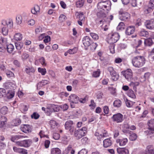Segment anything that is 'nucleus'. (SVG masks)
<instances>
[{
  "label": "nucleus",
  "mask_w": 154,
  "mask_h": 154,
  "mask_svg": "<svg viewBox=\"0 0 154 154\" xmlns=\"http://www.w3.org/2000/svg\"><path fill=\"white\" fill-rule=\"evenodd\" d=\"M5 48L6 51L7 50L8 52L10 53H11L14 49V46L11 44L7 45L6 46H5Z\"/></svg>",
  "instance_id": "nucleus-25"
},
{
  "label": "nucleus",
  "mask_w": 154,
  "mask_h": 154,
  "mask_svg": "<svg viewBox=\"0 0 154 154\" xmlns=\"http://www.w3.org/2000/svg\"><path fill=\"white\" fill-rule=\"evenodd\" d=\"M14 38L17 41H20L22 39V35L20 33H16L14 35Z\"/></svg>",
  "instance_id": "nucleus-41"
},
{
  "label": "nucleus",
  "mask_w": 154,
  "mask_h": 154,
  "mask_svg": "<svg viewBox=\"0 0 154 154\" xmlns=\"http://www.w3.org/2000/svg\"><path fill=\"white\" fill-rule=\"evenodd\" d=\"M61 150L58 148H53L51 149V154H60L61 153Z\"/></svg>",
  "instance_id": "nucleus-29"
},
{
  "label": "nucleus",
  "mask_w": 154,
  "mask_h": 154,
  "mask_svg": "<svg viewBox=\"0 0 154 154\" xmlns=\"http://www.w3.org/2000/svg\"><path fill=\"white\" fill-rule=\"evenodd\" d=\"M103 112L106 114H107L109 113V109L107 106H104L103 108Z\"/></svg>",
  "instance_id": "nucleus-62"
},
{
  "label": "nucleus",
  "mask_w": 154,
  "mask_h": 154,
  "mask_svg": "<svg viewBox=\"0 0 154 154\" xmlns=\"http://www.w3.org/2000/svg\"><path fill=\"white\" fill-rule=\"evenodd\" d=\"M21 130L26 133H30L32 131L31 126L29 125H23L20 128Z\"/></svg>",
  "instance_id": "nucleus-13"
},
{
  "label": "nucleus",
  "mask_w": 154,
  "mask_h": 154,
  "mask_svg": "<svg viewBox=\"0 0 154 154\" xmlns=\"http://www.w3.org/2000/svg\"><path fill=\"white\" fill-rule=\"evenodd\" d=\"M111 2L109 1H101L98 3L97 7L98 9H102L104 11H109L111 9Z\"/></svg>",
  "instance_id": "nucleus-2"
},
{
  "label": "nucleus",
  "mask_w": 154,
  "mask_h": 154,
  "mask_svg": "<svg viewBox=\"0 0 154 154\" xmlns=\"http://www.w3.org/2000/svg\"><path fill=\"white\" fill-rule=\"evenodd\" d=\"M145 154H154V147L152 145H149L146 146L145 150Z\"/></svg>",
  "instance_id": "nucleus-16"
},
{
  "label": "nucleus",
  "mask_w": 154,
  "mask_h": 154,
  "mask_svg": "<svg viewBox=\"0 0 154 154\" xmlns=\"http://www.w3.org/2000/svg\"><path fill=\"white\" fill-rule=\"evenodd\" d=\"M145 62L146 59L143 56H138L134 57L132 60L133 65L138 68L142 66L145 64Z\"/></svg>",
  "instance_id": "nucleus-1"
},
{
  "label": "nucleus",
  "mask_w": 154,
  "mask_h": 154,
  "mask_svg": "<svg viewBox=\"0 0 154 154\" xmlns=\"http://www.w3.org/2000/svg\"><path fill=\"white\" fill-rule=\"evenodd\" d=\"M100 73V70L98 69L97 70L93 72L92 76L94 77L97 78L99 76Z\"/></svg>",
  "instance_id": "nucleus-45"
},
{
  "label": "nucleus",
  "mask_w": 154,
  "mask_h": 154,
  "mask_svg": "<svg viewBox=\"0 0 154 154\" xmlns=\"http://www.w3.org/2000/svg\"><path fill=\"white\" fill-rule=\"evenodd\" d=\"M2 24L4 25H6L10 29L13 26V21L11 19H9L7 21L3 20L2 21Z\"/></svg>",
  "instance_id": "nucleus-18"
},
{
  "label": "nucleus",
  "mask_w": 154,
  "mask_h": 154,
  "mask_svg": "<svg viewBox=\"0 0 154 154\" xmlns=\"http://www.w3.org/2000/svg\"><path fill=\"white\" fill-rule=\"evenodd\" d=\"M154 9V0H150L148 8L145 9L144 11L146 14H148L151 12Z\"/></svg>",
  "instance_id": "nucleus-11"
},
{
  "label": "nucleus",
  "mask_w": 154,
  "mask_h": 154,
  "mask_svg": "<svg viewBox=\"0 0 154 154\" xmlns=\"http://www.w3.org/2000/svg\"><path fill=\"white\" fill-rule=\"evenodd\" d=\"M73 121L70 120L67 121L65 124V129L69 130L71 134H72L75 130L74 127L73 126Z\"/></svg>",
  "instance_id": "nucleus-8"
},
{
  "label": "nucleus",
  "mask_w": 154,
  "mask_h": 154,
  "mask_svg": "<svg viewBox=\"0 0 154 154\" xmlns=\"http://www.w3.org/2000/svg\"><path fill=\"white\" fill-rule=\"evenodd\" d=\"M84 5V2L82 0L78 1L76 2V5L77 7L80 8L83 6Z\"/></svg>",
  "instance_id": "nucleus-47"
},
{
  "label": "nucleus",
  "mask_w": 154,
  "mask_h": 154,
  "mask_svg": "<svg viewBox=\"0 0 154 154\" xmlns=\"http://www.w3.org/2000/svg\"><path fill=\"white\" fill-rule=\"evenodd\" d=\"M125 24L123 22H120L117 27V31H122L124 29Z\"/></svg>",
  "instance_id": "nucleus-30"
},
{
  "label": "nucleus",
  "mask_w": 154,
  "mask_h": 154,
  "mask_svg": "<svg viewBox=\"0 0 154 154\" xmlns=\"http://www.w3.org/2000/svg\"><path fill=\"white\" fill-rule=\"evenodd\" d=\"M97 46V45L96 43L93 42V43L91 44L89 46H90L91 50L93 51L95 50Z\"/></svg>",
  "instance_id": "nucleus-49"
},
{
  "label": "nucleus",
  "mask_w": 154,
  "mask_h": 154,
  "mask_svg": "<svg viewBox=\"0 0 154 154\" xmlns=\"http://www.w3.org/2000/svg\"><path fill=\"white\" fill-rule=\"evenodd\" d=\"M127 95L130 97L132 98H135L136 96L134 91L131 89H129L128 93Z\"/></svg>",
  "instance_id": "nucleus-28"
},
{
  "label": "nucleus",
  "mask_w": 154,
  "mask_h": 154,
  "mask_svg": "<svg viewBox=\"0 0 154 154\" xmlns=\"http://www.w3.org/2000/svg\"><path fill=\"white\" fill-rule=\"evenodd\" d=\"M153 41L151 38H149L144 40V44L146 46H151L153 44Z\"/></svg>",
  "instance_id": "nucleus-24"
},
{
  "label": "nucleus",
  "mask_w": 154,
  "mask_h": 154,
  "mask_svg": "<svg viewBox=\"0 0 154 154\" xmlns=\"http://www.w3.org/2000/svg\"><path fill=\"white\" fill-rule=\"evenodd\" d=\"M15 44L16 49L18 50H20L23 46V44L19 42H15Z\"/></svg>",
  "instance_id": "nucleus-38"
},
{
  "label": "nucleus",
  "mask_w": 154,
  "mask_h": 154,
  "mask_svg": "<svg viewBox=\"0 0 154 154\" xmlns=\"http://www.w3.org/2000/svg\"><path fill=\"white\" fill-rule=\"evenodd\" d=\"M135 31L134 26H130L127 27L125 31V33L127 35H130L133 34Z\"/></svg>",
  "instance_id": "nucleus-14"
},
{
  "label": "nucleus",
  "mask_w": 154,
  "mask_h": 154,
  "mask_svg": "<svg viewBox=\"0 0 154 154\" xmlns=\"http://www.w3.org/2000/svg\"><path fill=\"white\" fill-rule=\"evenodd\" d=\"M77 17L79 18V20L84 21L85 17L84 15L83 12H79L78 15L77 16Z\"/></svg>",
  "instance_id": "nucleus-42"
},
{
  "label": "nucleus",
  "mask_w": 154,
  "mask_h": 154,
  "mask_svg": "<svg viewBox=\"0 0 154 154\" xmlns=\"http://www.w3.org/2000/svg\"><path fill=\"white\" fill-rule=\"evenodd\" d=\"M102 132L103 134H102V135L103 137H106L109 136V134L107 132V131L104 129H103L102 130Z\"/></svg>",
  "instance_id": "nucleus-59"
},
{
  "label": "nucleus",
  "mask_w": 154,
  "mask_h": 154,
  "mask_svg": "<svg viewBox=\"0 0 154 154\" xmlns=\"http://www.w3.org/2000/svg\"><path fill=\"white\" fill-rule=\"evenodd\" d=\"M93 42L91 38L88 36H85L83 38L82 42L85 46V50H88V47L93 43Z\"/></svg>",
  "instance_id": "nucleus-7"
},
{
  "label": "nucleus",
  "mask_w": 154,
  "mask_h": 154,
  "mask_svg": "<svg viewBox=\"0 0 154 154\" xmlns=\"http://www.w3.org/2000/svg\"><path fill=\"white\" fill-rule=\"evenodd\" d=\"M5 119V121H2L0 122V128H2L4 127V126L6 124V120L7 119V118L5 117H3Z\"/></svg>",
  "instance_id": "nucleus-61"
},
{
  "label": "nucleus",
  "mask_w": 154,
  "mask_h": 154,
  "mask_svg": "<svg viewBox=\"0 0 154 154\" xmlns=\"http://www.w3.org/2000/svg\"><path fill=\"white\" fill-rule=\"evenodd\" d=\"M112 45L110 46L109 47V50L110 51V52L112 54H113L115 53V45L113 44H112Z\"/></svg>",
  "instance_id": "nucleus-56"
},
{
  "label": "nucleus",
  "mask_w": 154,
  "mask_h": 154,
  "mask_svg": "<svg viewBox=\"0 0 154 154\" xmlns=\"http://www.w3.org/2000/svg\"><path fill=\"white\" fill-rule=\"evenodd\" d=\"M116 143H119L120 146H123L126 145L128 142V140L126 138L118 139L116 141Z\"/></svg>",
  "instance_id": "nucleus-20"
},
{
  "label": "nucleus",
  "mask_w": 154,
  "mask_h": 154,
  "mask_svg": "<svg viewBox=\"0 0 154 154\" xmlns=\"http://www.w3.org/2000/svg\"><path fill=\"white\" fill-rule=\"evenodd\" d=\"M8 108L6 106H4L0 109V112L3 115L7 114Z\"/></svg>",
  "instance_id": "nucleus-36"
},
{
  "label": "nucleus",
  "mask_w": 154,
  "mask_h": 154,
  "mask_svg": "<svg viewBox=\"0 0 154 154\" xmlns=\"http://www.w3.org/2000/svg\"><path fill=\"white\" fill-rule=\"evenodd\" d=\"M119 18L122 21H128L130 18V15L128 13L121 10L119 12Z\"/></svg>",
  "instance_id": "nucleus-9"
},
{
  "label": "nucleus",
  "mask_w": 154,
  "mask_h": 154,
  "mask_svg": "<svg viewBox=\"0 0 154 154\" xmlns=\"http://www.w3.org/2000/svg\"><path fill=\"white\" fill-rule=\"evenodd\" d=\"M14 91H9L8 92L7 97L9 99H11L14 97Z\"/></svg>",
  "instance_id": "nucleus-43"
},
{
  "label": "nucleus",
  "mask_w": 154,
  "mask_h": 154,
  "mask_svg": "<svg viewBox=\"0 0 154 154\" xmlns=\"http://www.w3.org/2000/svg\"><path fill=\"white\" fill-rule=\"evenodd\" d=\"M39 61L41 64L43 65H46V63H45V59L43 57H42L40 58Z\"/></svg>",
  "instance_id": "nucleus-60"
},
{
  "label": "nucleus",
  "mask_w": 154,
  "mask_h": 154,
  "mask_svg": "<svg viewBox=\"0 0 154 154\" xmlns=\"http://www.w3.org/2000/svg\"><path fill=\"white\" fill-rule=\"evenodd\" d=\"M6 95V91L5 89L0 88V98L5 96Z\"/></svg>",
  "instance_id": "nucleus-44"
},
{
  "label": "nucleus",
  "mask_w": 154,
  "mask_h": 154,
  "mask_svg": "<svg viewBox=\"0 0 154 154\" xmlns=\"http://www.w3.org/2000/svg\"><path fill=\"white\" fill-rule=\"evenodd\" d=\"M27 136H24V135H17L12 136L11 138V140L14 142L15 140H18V139L22 138H27Z\"/></svg>",
  "instance_id": "nucleus-22"
},
{
  "label": "nucleus",
  "mask_w": 154,
  "mask_h": 154,
  "mask_svg": "<svg viewBox=\"0 0 154 154\" xmlns=\"http://www.w3.org/2000/svg\"><path fill=\"white\" fill-rule=\"evenodd\" d=\"M87 132V128L84 127L81 129L75 130L74 136L76 139L79 140L85 135Z\"/></svg>",
  "instance_id": "nucleus-3"
},
{
  "label": "nucleus",
  "mask_w": 154,
  "mask_h": 154,
  "mask_svg": "<svg viewBox=\"0 0 154 154\" xmlns=\"http://www.w3.org/2000/svg\"><path fill=\"white\" fill-rule=\"evenodd\" d=\"M89 107L92 109H94L96 106V103L94 102V100H91V104L89 105Z\"/></svg>",
  "instance_id": "nucleus-55"
},
{
  "label": "nucleus",
  "mask_w": 154,
  "mask_h": 154,
  "mask_svg": "<svg viewBox=\"0 0 154 154\" xmlns=\"http://www.w3.org/2000/svg\"><path fill=\"white\" fill-rule=\"evenodd\" d=\"M7 38L2 37L0 38V44L5 47L7 45Z\"/></svg>",
  "instance_id": "nucleus-33"
},
{
  "label": "nucleus",
  "mask_w": 154,
  "mask_h": 154,
  "mask_svg": "<svg viewBox=\"0 0 154 154\" xmlns=\"http://www.w3.org/2000/svg\"><path fill=\"white\" fill-rule=\"evenodd\" d=\"M112 142L110 139L108 138L103 141V146L104 148H107L112 145Z\"/></svg>",
  "instance_id": "nucleus-21"
},
{
  "label": "nucleus",
  "mask_w": 154,
  "mask_h": 154,
  "mask_svg": "<svg viewBox=\"0 0 154 154\" xmlns=\"http://www.w3.org/2000/svg\"><path fill=\"white\" fill-rule=\"evenodd\" d=\"M22 21V17L20 15H18L16 17V23L17 25H20Z\"/></svg>",
  "instance_id": "nucleus-37"
},
{
  "label": "nucleus",
  "mask_w": 154,
  "mask_h": 154,
  "mask_svg": "<svg viewBox=\"0 0 154 154\" xmlns=\"http://www.w3.org/2000/svg\"><path fill=\"white\" fill-rule=\"evenodd\" d=\"M154 131H153L150 128H149L148 127V130L145 131V134L147 135H152L154 133Z\"/></svg>",
  "instance_id": "nucleus-40"
},
{
  "label": "nucleus",
  "mask_w": 154,
  "mask_h": 154,
  "mask_svg": "<svg viewBox=\"0 0 154 154\" xmlns=\"http://www.w3.org/2000/svg\"><path fill=\"white\" fill-rule=\"evenodd\" d=\"M111 119L113 122L119 123L123 121V116L121 113H118L113 115Z\"/></svg>",
  "instance_id": "nucleus-10"
},
{
  "label": "nucleus",
  "mask_w": 154,
  "mask_h": 154,
  "mask_svg": "<svg viewBox=\"0 0 154 154\" xmlns=\"http://www.w3.org/2000/svg\"><path fill=\"white\" fill-rule=\"evenodd\" d=\"M149 128H150L154 131V119H151L149 120L147 122Z\"/></svg>",
  "instance_id": "nucleus-26"
},
{
  "label": "nucleus",
  "mask_w": 154,
  "mask_h": 154,
  "mask_svg": "<svg viewBox=\"0 0 154 154\" xmlns=\"http://www.w3.org/2000/svg\"><path fill=\"white\" fill-rule=\"evenodd\" d=\"M129 134V139L131 141L135 140L137 137V135L132 131H130Z\"/></svg>",
  "instance_id": "nucleus-23"
},
{
  "label": "nucleus",
  "mask_w": 154,
  "mask_h": 154,
  "mask_svg": "<svg viewBox=\"0 0 154 154\" xmlns=\"http://www.w3.org/2000/svg\"><path fill=\"white\" fill-rule=\"evenodd\" d=\"M111 76L112 80L114 81H116L119 79V75L116 72L113 73V75H111Z\"/></svg>",
  "instance_id": "nucleus-46"
},
{
  "label": "nucleus",
  "mask_w": 154,
  "mask_h": 154,
  "mask_svg": "<svg viewBox=\"0 0 154 154\" xmlns=\"http://www.w3.org/2000/svg\"><path fill=\"white\" fill-rule=\"evenodd\" d=\"M126 106L129 107L132 106V102H131L130 100H128L126 98L125 99Z\"/></svg>",
  "instance_id": "nucleus-53"
},
{
  "label": "nucleus",
  "mask_w": 154,
  "mask_h": 154,
  "mask_svg": "<svg viewBox=\"0 0 154 154\" xmlns=\"http://www.w3.org/2000/svg\"><path fill=\"white\" fill-rule=\"evenodd\" d=\"M77 48L76 47H74L72 49H69L67 51V52L69 54H73L76 52Z\"/></svg>",
  "instance_id": "nucleus-48"
},
{
  "label": "nucleus",
  "mask_w": 154,
  "mask_h": 154,
  "mask_svg": "<svg viewBox=\"0 0 154 154\" xmlns=\"http://www.w3.org/2000/svg\"><path fill=\"white\" fill-rule=\"evenodd\" d=\"M122 75L128 81H130L133 78V74L132 70L130 69H127L122 71L121 72Z\"/></svg>",
  "instance_id": "nucleus-6"
},
{
  "label": "nucleus",
  "mask_w": 154,
  "mask_h": 154,
  "mask_svg": "<svg viewBox=\"0 0 154 154\" xmlns=\"http://www.w3.org/2000/svg\"><path fill=\"white\" fill-rule=\"evenodd\" d=\"M146 28L149 29H152L154 28V20L153 19L146 20L145 23Z\"/></svg>",
  "instance_id": "nucleus-12"
},
{
  "label": "nucleus",
  "mask_w": 154,
  "mask_h": 154,
  "mask_svg": "<svg viewBox=\"0 0 154 154\" xmlns=\"http://www.w3.org/2000/svg\"><path fill=\"white\" fill-rule=\"evenodd\" d=\"M49 107H50L51 109H53L54 112H57L59 110V108L58 105H55L54 104H49L48 105Z\"/></svg>",
  "instance_id": "nucleus-31"
},
{
  "label": "nucleus",
  "mask_w": 154,
  "mask_h": 154,
  "mask_svg": "<svg viewBox=\"0 0 154 154\" xmlns=\"http://www.w3.org/2000/svg\"><path fill=\"white\" fill-rule=\"evenodd\" d=\"M107 70L109 72L110 75H113V73L116 72L114 68L112 66H109L108 67Z\"/></svg>",
  "instance_id": "nucleus-50"
},
{
  "label": "nucleus",
  "mask_w": 154,
  "mask_h": 154,
  "mask_svg": "<svg viewBox=\"0 0 154 154\" xmlns=\"http://www.w3.org/2000/svg\"><path fill=\"white\" fill-rule=\"evenodd\" d=\"M141 19L140 18H138L136 22L135 23V26L137 27H138V26L141 25Z\"/></svg>",
  "instance_id": "nucleus-63"
},
{
  "label": "nucleus",
  "mask_w": 154,
  "mask_h": 154,
  "mask_svg": "<svg viewBox=\"0 0 154 154\" xmlns=\"http://www.w3.org/2000/svg\"><path fill=\"white\" fill-rule=\"evenodd\" d=\"M96 15L97 18L96 19V21L97 23L98 19H103L106 17V15L104 12L100 11L97 13Z\"/></svg>",
  "instance_id": "nucleus-19"
},
{
  "label": "nucleus",
  "mask_w": 154,
  "mask_h": 154,
  "mask_svg": "<svg viewBox=\"0 0 154 154\" xmlns=\"http://www.w3.org/2000/svg\"><path fill=\"white\" fill-rule=\"evenodd\" d=\"M90 35L92 37V38L94 39L95 40L98 39L99 37L98 35L96 33L92 32L90 33Z\"/></svg>",
  "instance_id": "nucleus-58"
},
{
  "label": "nucleus",
  "mask_w": 154,
  "mask_h": 154,
  "mask_svg": "<svg viewBox=\"0 0 154 154\" xmlns=\"http://www.w3.org/2000/svg\"><path fill=\"white\" fill-rule=\"evenodd\" d=\"M8 32V29L5 27H3L2 29V33L4 35H7Z\"/></svg>",
  "instance_id": "nucleus-52"
},
{
  "label": "nucleus",
  "mask_w": 154,
  "mask_h": 154,
  "mask_svg": "<svg viewBox=\"0 0 154 154\" xmlns=\"http://www.w3.org/2000/svg\"><path fill=\"white\" fill-rule=\"evenodd\" d=\"M117 151L119 154H129V150L126 147L118 148Z\"/></svg>",
  "instance_id": "nucleus-17"
},
{
  "label": "nucleus",
  "mask_w": 154,
  "mask_h": 154,
  "mask_svg": "<svg viewBox=\"0 0 154 154\" xmlns=\"http://www.w3.org/2000/svg\"><path fill=\"white\" fill-rule=\"evenodd\" d=\"M139 34L141 36L147 37L149 36V32L144 29H143L140 31Z\"/></svg>",
  "instance_id": "nucleus-34"
},
{
  "label": "nucleus",
  "mask_w": 154,
  "mask_h": 154,
  "mask_svg": "<svg viewBox=\"0 0 154 154\" xmlns=\"http://www.w3.org/2000/svg\"><path fill=\"white\" fill-rule=\"evenodd\" d=\"M38 71L42 75H45L46 73V70L45 68H42L40 67L38 68Z\"/></svg>",
  "instance_id": "nucleus-39"
},
{
  "label": "nucleus",
  "mask_w": 154,
  "mask_h": 154,
  "mask_svg": "<svg viewBox=\"0 0 154 154\" xmlns=\"http://www.w3.org/2000/svg\"><path fill=\"white\" fill-rule=\"evenodd\" d=\"M53 137L54 139L56 140H58L60 138V136L59 134L54 133L53 134Z\"/></svg>",
  "instance_id": "nucleus-64"
},
{
  "label": "nucleus",
  "mask_w": 154,
  "mask_h": 154,
  "mask_svg": "<svg viewBox=\"0 0 154 154\" xmlns=\"http://www.w3.org/2000/svg\"><path fill=\"white\" fill-rule=\"evenodd\" d=\"M25 72L28 74H29L30 73H34L35 71V69L33 67H29L27 66L25 69Z\"/></svg>",
  "instance_id": "nucleus-27"
},
{
  "label": "nucleus",
  "mask_w": 154,
  "mask_h": 154,
  "mask_svg": "<svg viewBox=\"0 0 154 154\" xmlns=\"http://www.w3.org/2000/svg\"><path fill=\"white\" fill-rule=\"evenodd\" d=\"M32 143L31 139L25 140H23L17 141V144L20 146L27 148L29 147Z\"/></svg>",
  "instance_id": "nucleus-5"
},
{
  "label": "nucleus",
  "mask_w": 154,
  "mask_h": 154,
  "mask_svg": "<svg viewBox=\"0 0 154 154\" xmlns=\"http://www.w3.org/2000/svg\"><path fill=\"white\" fill-rule=\"evenodd\" d=\"M12 83L10 82H7L4 84V87L6 89H9L11 86Z\"/></svg>",
  "instance_id": "nucleus-51"
},
{
  "label": "nucleus",
  "mask_w": 154,
  "mask_h": 154,
  "mask_svg": "<svg viewBox=\"0 0 154 154\" xmlns=\"http://www.w3.org/2000/svg\"><path fill=\"white\" fill-rule=\"evenodd\" d=\"M79 97L75 94H72L69 97L68 100L69 101L74 102L75 103H78Z\"/></svg>",
  "instance_id": "nucleus-15"
},
{
  "label": "nucleus",
  "mask_w": 154,
  "mask_h": 154,
  "mask_svg": "<svg viewBox=\"0 0 154 154\" xmlns=\"http://www.w3.org/2000/svg\"><path fill=\"white\" fill-rule=\"evenodd\" d=\"M39 115L36 112H34L31 116V117L32 119H37L39 117Z\"/></svg>",
  "instance_id": "nucleus-54"
},
{
  "label": "nucleus",
  "mask_w": 154,
  "mask_h": 154,
  "mask_svg": "<svg viewBox=\"0 0 154 154\" xmlns=\"http://www.w3.org/2000/svg\"><path fill=\"white\" fill-rule=\"evenodd\" d=\"M122 102L119 100H116L113 102V105L114 107L117 108L120 107L122 105Z\"/></svg>",
  "instance_id": "nucleus-32"
},
{
  "label": "nucleus",
  "mask_w": 154,
  "mask_h": 154,
  "mask_svg": "<svg viewBox=\"0 0 154 154\" xmlns=\"http://www.w3.org/2000/svg\"><path fill=\"white\" fill-rule=\"evenodd\" d=\"M109 38L108 42L109 44H113L117 42L120 38V35L118 33L114 32L108 35Z\"/></svg>",
  "instance_id": "nucleus-4"
},
{
  "label": "nucleus",
  "mask_w": 154,
  "mask_h": 154,
  "mask_svg": "<svg viewBox=\"0 0 154 154\" xmlns=\"http://www.w3.org/2000/svg\"><path fill=\"white\" fill-rule=\"evenodd\" d=\"M48 81L47 80H44L41 81L40 82L38 83L37 84V87H38V86L40 87H42L43 86L45 85L48 84Z\"/></svg>",
  "instance_id": "nucleus-35"
},
{
  "label": "nucleus",
  "mask_w": 154,
  "mask_h": 154,
  "mask_svg": "<svg viewBox=\"0 0 154 154\" xmlns=\"http://www.w3.org/2000/svg\"><path fill=\"white\" fill-rule=\"evenodd\" d=\"M88 97L87 96H85L84 98H79V101L81 103H85L86 101L88 100Z\"/></svg>",
  "instance_id": "nucleus-57"
}]
</instances>
